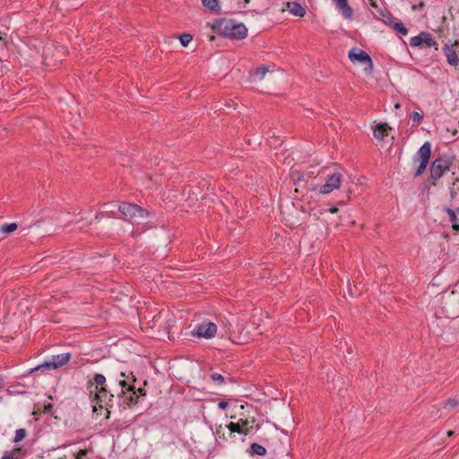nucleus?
I'll return each instance as SVG.
<instances>
[{
	"label": "nucleus",
	"mask_w": 459,
	"mask_h": 459,
	"mask_svg": "<svg viewBox=\"0 0 459 459\" xmlns=\"http://www.w3.org/2000/svg\"><path fill=\"white\" fill-rule=\"evenodd\" d=\"M87 387L90 394H93V403L99 404L100 408L111 406L114 395L107 389L106 377L102 374H95L92 380L88 382Z\"/></svg>",
	"instance_id": "obj_1"
},
{
	"label": "nucleus",
	"mask_w": 459,
	"mask_h": 459,
	"mask_svg": "<svg viewBox=\"0 0 459 459\" xmlns=\"http://www.w3.org/2000/svg\"><path fill=\"white\" fill-rule=\"evenodd\" d=\"M441 312L445 317L454 318L459 316V290L445 291L438 299Z\"/></svg>",
	"instance_id": "obj_2"
},
{
	"label": "nucleus",
	"mask_w": 459,
	"mask_h": 459,
	"mask_svg": "<svg viewBox=\"0 0 459 459\" xmlns=\"http://www.w3.org/2000/svg\"><path fill=\"white\" fill-rule=\"evenodd\" d=\"M219 28L221 32L230 39H242L247 34L246 26L243 23H237L233 20L221 21Z\"/></svg>",
	"instance_id": "obj_3"
},
{
	"label": "nucleus",
	"mask_w": 459,
	"mask_h": 459,
	"mask_svg": "<svg viewBox=\"0 0 459 459\" xmlns=\"http://www.w3.org/2000/svg\"><path fill=\"white\" fill-rule=\"evenodd\" d=\"M117 209L133 223H139L137 220L148 218L150 215L148 210L132 203L123 202L118 205Z\"/></svg>",
	"instance_id": "obj_4"
},
{
	"label": "nucleus",
	"mask_w": 459,
	"mask_h": 459,
	"mask_svg": "<svg viewBox=\"0 0 459 459\" xmlns=\"http://www.w3.org/2000/svg\"><path fill=\"white\" fill-rule=\"evenodd\" d=\"M452 164V159L447 156H442L434 160L430 165V178L433 180V185L442 178L446 171L450 169Z\"/></svg>",
	"instance_id": "obj_5"
},
{
	"label": "nucleus",
	"mask_w": 459,
	"mask_h": 459,
	"mask_svg": "<svg viewBox=\"0 0 459 459\" xmlns=\"http://www.w3.org/2000/svg\"><path fill=\"white\" fill-rule=\"evenodd\" d=\"M71 359V353L65 352L61 353L58 355L52 356V358L45 361L44 363L37 366L31 371H45V370H51V369H56L64 365H65Z\"/></svg>",
	"instance_id": "obj_6"
},
{
	"label": "nucleus",
	"mask_w": 459,
	"mask_h": 459,
	"mask_svg": "<svg viewBox=\"0 0 459 459\" xmlns=\"http://www.w3.org/2000/svg\"><path fill=\"white\" fill-rule=\"evenodd\" d=\"M119 385L122 387L120 395L122 403L128 407L136 404L138 403V396H136L135 387L128 385L124 379L119 381Z\"/></svg>",
	"instance_id": "obj_7"
},
{
	"label": "nucleus",
	"mask_w": 459,
	"mask_h": 459,
	"mask_svg": "<svg viewBox=\"0 0 459 459\" xmlns=\"http://www.w3.org/2000/svg\"><path fill=\"white\" fill-rule=\"evenodd\" d=\"M349 58L352 62H359L366 65L365 70L371 73L373 70V62L369 55L361 49L352 48L349 52Z\"/></svg>",
	"instance_id": "obj_8"
},
{
	"label": "nucleus",
	"mask_w": 459,
	"mask_h": 459,
	"mask_svg": "<svg viewBox=\"0 0 459 459\" xmlns=\"http://www.w3.org/2000/svg\"><path fill=\"white\" fill-rule=\"evenodd\" d=\"M217 332V325L212 322H203L193 332L194 335L210 339L215 336Z\"/></svg>",
	"instance_id": "obj_9"
},
{
	"label": "nucleus",
	"mask_w": 459,
	"mask_h": 459,
	"mask_svg": "<svg viewBox=\"0 0 459 459\" xmlns=\"http://www.w3.org/2000/svg\"><path fill=\"white\" fill-rule=\"evenodd\" d=\"M342 175L340 172H334L328 176L326 182L321 186L319 192L322 194H329L334 189L340 187Z\"/></svg>",
	"instance_id": "obj_10"
},
{
	"label": "nucleus",
	"mask_w": 459,
	"mask_h": 459,
	"mask_svg": "<svg viewBox=\"0 0 459 459\" xmlns=\"http://www.w3.org/2000/svg\"><path fill=\"white\" fill-rule=\"evenodd\" d=\"M458 44L459 42L455 40L454 44H446L445 47L443 48V52L446 57L448 64L453 66H456L459 63V58L455 49V48L457 47Z\"/></svg>",
	"instance_id": "obj_11"
},
{
	"label": "nucleus",
	"mask_w": 459,
	"mask_h": 459,
	"mask_svg": "<svg viewBox=\"0 0 459 459\" xmlns=\"http://www.w3.org/2000/svg\"><path fill=\"white\" fill-rule=\"evenodd\" d=\"M431 156V143L429 142L424 143L416 153L415 160L429 162Z\"/></svg>",
	"instance_id": "obj_12"
},
{
	"label": "nucleus",
	"mask_w": 459,
	"mask_h": 459,
	"mask_svg": "<svg viewBox=\"0 0 459 459\" xmlns=\"http://www.w3.org/2000/svg\"><path fill=\"white\" fill-rule=\"evenodd\" d=\"M336 7L342 13L345 19H351L353 15L352 8L349 5L348 0H333Z\"/></svg>",
	"instance_id": "obj_13"
},
{
	"label": "nucleus",
	"mask_w": 459,
	"mask_h": 459,
	"mask_svg": "<svg viewBox=\"0 0 459 459\" xmlns=\"http://www.w3.org/2000/svg\"><path fill=\"white\" fill-rule=\"evenodd\" d=\"M288 8L290 13H292L293 15L303 17L306 14L305 8L299 3H288Z\"/></svg>",
	"instance_id": "obj_14"
},
{
	"label": "nucleus",
	"mask_w": 459,
	"mask_h": 459,
	"mask_svg": "<svg viewBox=\"0 0 459 459\" xmlns=\"http://www.w3.org/2000/svg\"><path fill=\"white\" fill-rule=\"evenodd\" d=\"M421 38H422V48H435L437 49V41L431 37V35L428 32H421Z\"/></svg>",
	"instance_id": "obj_15"
},
{
	"label": "nucleus",
	"mask_w": 459,
	"mask_h": 459,
	"mask_svg": "<svg viewBox=\"0 0 459 459\" xmlns=\"http://www.w3.org/2000/svg\"><path fill=\"white\" fill-rule=\"evenodd\" d=\"M390 127L386 124H379L374 129V136L377 139L383 140L387 136V130Z\"/></svg>",
	"instance_id": "obj_16"
},
{
	"label": "nucleus",
	"mask_w": 459,
	"mask_h": 459,
	"mask_svg": "<svg viewBox=\"0 0 459 459\" xmlns=\"http://www.w3.org/2000/svg\"><path fill=\"white\" fill-rule=\"evenodd\" d=\"M238 422L244 431H247V436L251 432L254 424L255 422V418H240L238 420Z\"/></svg>",
	"instance_id": "obj_17"
},
{
	"label": "nucleus",
	"mask_w": 459,
	"mask_h": 459,
	"mask_svg": "<svg viewBox=\"0 0 459 459\" xmlns=\"http://www.w3.org/2000/svg\"><path fill=\"white\" fill-rule=\"evenodd\" d=\"M226 428L230 431L229 435L231 436L233 433H238L244 436H247V431H244L239 424V422H230L226 425Z\"/></svg>",
	"instance_id": "obj_18"
},
{
	"label": "nucleus",
	"mask_w": 459,
	"mask_h": 459,
	"mask_svg": "<svg viewBox=\"0 0 459 459\" xmlns=\"http://www.w3.org/2000/svg\"><path fill=\"white\" fill-rule=\"evenodd\" d=\"M445 211L449 215L450 221L452 222V228L455 230H459V223L457 214H455V211L448 207L445 208Z\"/></svg>",
	"instance_id": "obj_19"
},
{
	"label": "nucleus",
	"mask_w": 459,
	"mask_h": 459,
	"mask_svg": "<svg viewBox=\"0 0 459 459\" xmlns=\"http://www.w3.org/2000/svg\"><path fill=\"white\" fill-rule=\"evenodd\" d=\"M202 4L213 13H218L220 10L219 0H202Z\"/></svg>",
	"instance_id": "obj_20"
},
{
	"label": "nucleus",
	"mask_w": 459,
	"mask_h": 459,
	"mask_svg": "<svg viewBox=\"0 0 459 459\" xmlns=\"http://www.w3.org/2000/svg\"><path fill=\"white\" fill-rule=\"evenodd\" d=\"M379 14H380V19L382 20V22L384 23H385L386 25L391 26V24L394 22V17L392 15V13L387 11L381 10L379 12Z\"/></svg>",
	"instance_id": "obj_21"
},
{
	"label": "nucleus",
	"mask_w": 459,
	"mask_h": 459,
	"mask_svg": "<svg viewBox=\"0 0 459 459\" xmlns=\"http://www.w3.org/2000/svg\"><path fill=\"white\" fill-rule=\"evenodd\" d=\"M227 429H228L226 428V426L225 427H223L222 425L217 426L216 429H215L216 437L220 440L227 441L228 440Z\"/></svg>",
	"instance_id": "obj_22"
},
{
	"label": "nucleus",
	"mask_w": 459,
	"mask_h": 459,
	"mask_svg": "<svg viewBox=\"0 0 459 459\" xmlns=\"http://www.w3.org/2000/svg\"><path fill=\"white\" fill-rule=\"evenodd\" d=\"M250 449H251L252 454H255V455H257L260 456L266 455V449L259 444L253 443L250 446Z\"/></svg>",
	"instance_id": "obj_23"
},
{
	"label": "nucleus",
	"mask_w": 459,
	"mask_h": 459,
	"mask_svg": "<svg viewBox=\"0 0 459 459\" xmlns=\"http://www.w3.org/2000/svg\"><path fill=\"white\" fill-rule=\"evenodd\" d=\"M410 120L412 122L413 126H419L423 120V114L417 111H413L410 115Z\"/></svg>",
	"instance_id": "obj_24"
},
{
	"label": "nucleus",
	"mask_w": 459,
	"mask_h": 459,
	"mask_svg": "<svg viewBox=\"0 0 459 459\" xmlns=\"http://www.w3.org/2000/svg\"><path fill=\"white\" fill-rule=\"evenodd\" d=\"M391 27L397 32L402 35H407L408 34V29L405 28L403 22H393L391 24Z\"/></svg>",
	"instance_id": "obj_25"
},
{
	"label": "nucleus",
	"mask_w": 459,
	"mask_h": 459,
	"mask_svg": "<svg viewBox=\"0 0 459 459\" xmlns=\"http://www.w3.org/2000/svg\"><path fill=\"white\" fill-rule=\"evenodd\" d=\"M18 228V225L17 223H9V224H4L1 226L0 228V231L3 232V233H5V234H10L12 232H13L14 230H16Z\"/></svg>",
	"instance_id": "obj_26"
},
{
	"label": "nucleus",
	"mask_w": 459,
	"mask_h": 459,
	"mask_svg": "<svg viewBox=\"0 0 459 459\" xmlns=\"http://www.w3.org/2000/svg\"><path fill=\"white\" fill-rule=\"evenodd\" d=\"M117 207H118V205L115 203H106L103 204V208H107V209L104 210L103 212H101L100 214L108 213V212L113 213L115 212V209ZM99 215H100V213H98L96 215V218H98Z\"/></svg>",
	"instance_id": "obj_27"
},
{
	"label": "nucleus",
	"mask_w": 459,
	"mask_h": 459,
	"mask_svg": "<svg viewBox=\"0 0 459 459\" xmlns=\"http://www.w3.org/2000/svg\"><path fill=\"white\" fill-rule=\"evenodd\" d=\"M27 436V431L25 429H19L15 431V437L13 438L14 443H19L23 440Z\"/></svg>",
	"instance_id": "obj_28"
},
{
	"label": "nucleus",
	"mask_w": 459,
	"mask_h": 459,
	"mask_svg": "<svg viewBox=\"0 0 459 459\" xmlns=\"http://www.w3.org/2000/svg\"><path fill=\"white\" fill-rule=\"evenodd\" d=\"M193 39V37L189 33H184L179 37L180 43L186 47Z\"/></svg>",
	"instance_id": "obj_29"
},
{
	"label": "nucleus",
	"mask_w": 459,
	"mask_h": 459,
	"mask_svg": "<svg viewBox=\"0 0 459 459\" xmlns=\"http://www.w3.org/2000/svg\"><path fill=\"white\" fill-rule=\"evenodd\" d=\"M410 45L411 47H422L421 33L418 36H414L410 39Z\"/></svg>",
	"instance_id": "obj_30"
},
{
	"label": "nucleus",
	"mask_w": 459,
	"mask_h": 459,
	"mask_svg": "<svg viewBox=\"0 0 459 459\" xmlns=\"http://www.w3.org/2000/svg\"><path fill=\"white\" fill-rule=\"evenodd\" d=\"M419 161H420V165H419L418 169H416L415 177H420V175H422L429 164V162H425L422 160H419Z\"/></svg>",
	"instance_id": "obj_31"
},
{
	"label": "nucleus",
	"mask_w": 459,
	"mask_h": 459,
	"mask_svg": "<svg viewBox=\"0 0 459 459\" xmlns=\"http://www.w3.org/2000/svg\"><path fill=\"white\" fill-rule=\"evenodd\" d=\"M211 379L213 380L214 382H217L219 385L225 384L224 377L216 372L211 374Z\"/></svg>",
	"instance_id": "obj_32"
},
{
	"label": "nucleus",
	"mask_w": 459,
	"mask_h": 459,
	"mask_svg": "<svg viewBox=\"0 0 459 459\" xmlns=\"http://www.w3.org/2000/svg\"><path fill=\"white\" fill-rule=\"evenodd\" d=\"M268 71H269V67L266 65H263V66L256 68L255 74L258 75L259 78L262 80Z\"/></svg>",
	"instance_id": "obj_33"
},
{
	"label": "nucleus",
	"mask_w": 459,
	"mask_h": 459,
	"mask_svg": "<svg viewBox=\"0 0 459 459\" xmlns=\"http://www.w3.org/2000/svg\"><path fill=\"white\" fill-rule=\"evenodd\" d=\"M22 449L19 447L13 448L11 451H5L9 455L13 457V459H18L20 456Z\"/></svg>",
	"instance_id": "obj_34"
},
{
	"label": "nucleus",
	"mask_w": 459,
	"mask_h": 459,
	"mask_svg": "<svg viewBox=\"0 0 459 459\" xmlns=\"http://www.w3.org/2000/svg\"><path fill=\"white\" fill-rule=\"evenodd\" d=\"M7 44V34L0 31V48L5 47Z\"/></svg>",
	"instance_id": "obj_35"
},
{
	"label": "nucleus",
	"mask_w": 459,
	"mask_h": 459,
	"mask_svg": "<svg viewBox=\"0 0 459 459\" xmlns=\"http://www.w3.org/2000/svg\"><path fill=\"white\" fill-rule=\"evenodd\" d=\"M147 229H148V227H147L146 225H143V230H142L141 231H139V230H132L131 235H132V237H133V238H136V237H138L139 235H141V233H142L143 231L147 230Z\"/></svg>",
	"instance_id": "obj_36"
},
{
	"label": "nucleus",
	"mask_w": 459,
	"mask_h": 459,
	"mask_svg": "<svg viewBox=\"0 0 459 459\" xmlns=\"http://www.w3.org/2000/svg\"><path fill=\"white\" fill-rule=\"evenodd\" d=\"M87 454L86 450L81 449L75 455V459H82Z\"/></svg>",
	"instance_id": "obj_37"
},
{
	"label": "nucleus",
	"mask_w": 459,
	"mask_h": 459,
	"mask_svg": "<svg viewBox=\"0 0 459 459\" xmlns=\"http://www.w3.org/2000/svg\"><path fill=\"white\" fill-rule=\"evenodd\" d=\"M446 406L455 407L458 405V402L455 399H449L446 402Z\"/></svg>",
	"instance_id": "obj_38"
},
{
	"label": "nucleus",
	"mask_w": 459,
	"mask_h": 459,
	"mask_svg": "<svg viewBox=\"0 0 459 459\" xmlns=\"http://www.w3.org/2000/svg\"><path fill=\"white\" fill-rule=\"evenodd\" d=\"M135 392H136V396L141 397V396H145L146 395V391L143 388H138V389H135Z\"/></svg>",
	"instance_id": "obj_39"
},
{
	"label": "nucleus",
	"mask_w": 459,
	"mask_h": 459,
	"mask_svg": "<svg viewBox=\"0 0 459 459\" xmlns=\"http://www.w3.org/2000/svg\"><path fill=\"white\" fill-rule=\"evenodd\" d=\"M218 406L220 409L221 410H225L226 408H228L229 406V403L226 402V401H221L219 403H218Z\"/></svg>",
	"instance_id": "obj_40"
},
{
	"label": "nucleus",
	"mask_w": 459,
	"mask_h": 459,
	"mask_svg": "<svg viewBox=\"0 0 459 459\" xmlns=\"http://www.w3.org/2000/svg\"><path fill=\"white\" fill-rule=\"evenodd\" d=\"M0 459H13L11 455H9L6 452L4 453V455Z\"/></svg>",
	"instance_id": "obj_41"
},
{
	"label": "nucleus",
	"mask_w": 459,
	"mask_h": 459,
	"mask_svg": "<svg viewBox=\"0 0 459 459\" xmlns=\"http://www.w3.org/2000/svg\"><path fill=\"white\" fill-rule=\"evenodd\" d=\"M369 4L374 7V8H377V1L376 0H369Z\"/></svg>",
	"instance_id": "obj_42"
},
{
	"label": "nucleus",
	"mask_w": 459,
	"mask_h": 459,
	"mask_svg": "<svg viewBox=\"0 0 459 459\" xmlns=\"http://www.w3.org/2000/svg\"><path fill=\"white\" fill-rule=\"evenodd\" d=\"M337 211H338V209L336 207H332V208L329 209V212L331 213H335Z\"/></svg>",
	"instance_id": "obj_43"
},
{
	"label": "nucleus",
	"mask_w": 459,
	"mask_h": 459,
	"mask_svg": "<svg viewBox=\"0 0 459 459\" xmlns=\"http://www.w3.org/2000/svg\"><path fill=\"white\" fill-rule=\"evenodd\" d=\"M4 379L2 377H0V389H2L4 387Z\"/></svg>",
	"instance_id": "obj_44"
},
{
	"label": "nucleus",
	"mask_w": 459,
	"mask_h": 459,
	"mask_svg": "<svg viewBox=\"0 0 459 459\" xmlns=\"http://www.w3.org/2000/svg\"><path fill=\"white\" fill-rule=\"evenodd\" d=\"M454 434H455V431H453V430H449V431L447 432V436H448V437H452Z\"/></svg>",
	"instance_id": "obj_45"
},
{
	"label": "nucleus",
	"mask_w": 459,
	"mask_h": 459,
	"mask_svg": "<svg viewBox=\"0 0 459 459\" xmlns=\"http://www.w3.org/2000/svg\"><path fill=\"white\" fill-rule=\"evenodd\" d=\"M455 195V191H451V197L454 198Z\"/></svg>",
	"instance_id": "obj_46"
},
{
	"label": "nucleus",
	"mask_w": 459,
	"mask_h": 459,
	"mask_svg": "<svg viewBox=\"0 0 459 459\" xmlns=\"http://www.w3.org/2000/svg\"><path fill=\"white\" fill-rule=\"evenodd\" d=\"M455 211V214L459 213V207H457Z\"/></svg>",
	"instance_id": "obj_47"
},
{
	"label": "nucleus",
	"mask_w": 459,
	"mask_h": 459,
	"mask_svg": "<svg viewBox=\"0 0 459 459\" xmlns=\"http://www.w3.org/2000/svg\"><path fill=\"white\" fill-rule=\"evenodd\" d=\"M400 108V104H396L395 108Z\"/></svg>",
	"instance_id": "obj_48"
},
{
	"label": "nucleus",
	"mask_w": 459,
	"mask_h": 459,
	"mask_svg": "<svg viewBox=\"0 0 459 459\" xmlns=\"http://www.w3.org/2000/svg\"><path fill=\"white\" fill-rule=\"evenodd\" d=\"M244 2H245L246 4H247V3L249 2V0H244Z\"/></svg>",
	"instance_id": "obj_49"
},
{
	"label": "nucleus",
	"mask_w": 459,
	"mask_h": 459,
	"mask_svg": "<svg viewBox=\"0 0 459 459\" xmlns=\"http://www.w3.org/2000/svg\"><path fill=\"white\" fill-rule=\"evenodd\" d=\"M60 459H63V458H60Z\"/></svg>",
	"instance_id": "obj_50"
}]
</instances>
